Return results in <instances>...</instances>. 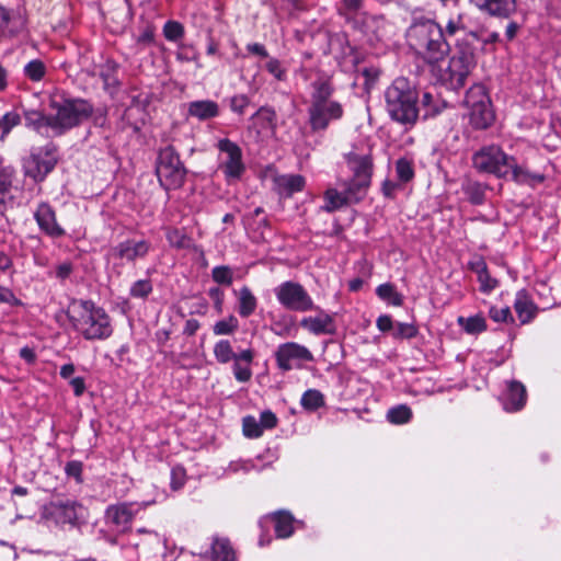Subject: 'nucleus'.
Here are the masks:
<instances>
[{
	"label": "nucleus",
	"mask_w": 561,
	"mask_h": 561,
	"mask_svg": "<svg viewBox=\"0 0 561 561\" xmlns=\"http://www.w3.org/2000/svg\"><path fill=\"white\" fill-rule=\"evenodd\" d=\"M24 119H25V126L35 130L36 133L47 136V137L53 135L51 114L44 115L39 111L30 110V111H25Z\"/></svg>",
	"instance_id": "obj_23"
},
{
	"label": "nucleus",
	"mask_w": 561,
	"mask_h": 561,
	"mask_svg": "<svg viewBox=\"0 0 561 561\" xmlns=\"http://www.w3.org/2000/svg\"><path fill=\"white\" fill-rule=\"evenodd\" d=\"M439 61L433 72L443 84L453 90L465 85L466 79L476 66L474 54L468 48L459 49L448 60Z\"/></svg>",
	"instance_id": "obj_5"
},
{
	"label": "nucleus",
	"mask_w": 561,
	"mask_h": 561,
	"mask_svg": "<svg viewBox=\"0 0 561 561\" xmlns=\"http://www.w3.org/2000/svg\"><path fill=\"white\" fill-rule=\"evenodd\" d=\"M346 158L354 176L345 190L348 201H351V203H357L363 199L370 184L373 171L370 148L366 146L359 151L354 149L346 154Z\"/></svg>",
	"instance_id": "obj_6"
},
{
	"label": "nucleus",
	"mask_w": 561,
	"mask_h": 561,
	"mask_svg": "<svg viewBox=\"0 0 561 561\" xmlns=\"http://www.w3.org/2000/svg\"><path fill=\"white\" fill-rule=\"evenodd\" d=\"M239 328V321L234 316H229L216 322L213 327L215 335H229L232 334Z\"/></svg>",
	"instance_id": "obj_44"
},
{
	"label": "nucleus",
	"mask_w": 561,
	"mask_h": 561,
	"mask_svg": "<svg viewBox=\"0 0 561 561\" xmlns=\"http://www.w3.org/2000/svg\"><path fill=\"white\" fill-rule=\"evenodd\" d=\"M457 322L468 334H479L486 330V321L481 314L459 317Z\"/></svg>",
	"instance_id": "obj_35"
},
{
	"label": "nucleus",
	"mask_w": 561,
	"mask_h": 561,
	"mask_svg": "<svg viewBox=\"0 0 561 561\" xmlns=\"http://www.w3.org/2000/svg\"><path fill=\"white\" fill-rule=\"evenodd\" d=\"M163 34L167 39L174 42L183 36L184 30L179 22L169 21L165 23L163 27Z\"/></svg>",
	"instance_id": "obj_51"
},
{
	"label": "nucleus",
	"mask_w": 561,
	"mask_h": 561,
	"mask_svg": "<svg viewBox=\"0 0 561 561\" xmlns=\"http://www.w3.org/2000/svg\"><path fill=\"white\" fill-rule=\"evenodd\" d=\"M376 325L381 332L391 331V333H392L393 328H394V322L392 321L390 316L382 314V316L378 317V319L376 321Z\"/></svg>",
	"instance_id": "obj_59"
},
{
	"label": "nucleus",
	"mask_w": 561,
	"mask_h": 561,
	"mask_svg": "<svg viewBox=\"0 0 561 561\" xmlns=\"http://www.w3.org/2000/svg\"><path fill=\"white\" fill-rule=\"evenodd\" d=\"M407 43L428 64H437L448 53L449 45L439 24L433 20H416L407 31Z\"/></svg>",
	"instance_id": "obj_1"
},
{
	"label": "nucleus",
	"mask_w": 561,
	"mask_h": 561,
	"mask_svg": "<svg viewBox=\"0 0 561 561\" xmlns=\"http://www.w3.org/2000/svg\"><path fill=\"white\" fill-rule=\"evenodd\" d=\"M214 356L219 364H228L233 360L238 353L233 351L229 340H219L214 345Z\"/></svg>",
	"instance_id": "obj_36"
},
{
	"label": "nucleus",
	"mask_w": 561,
	"mask_h": 561,
	"mask_svg": "<svg viewBox=\"0 0 561 561\" xmlns=\"http://www.w3.org/2000/svg\"><path fill=\"white\" fill-rule=\"evenodd\" d=\"M24 24L22 15L0 7V37L14 35L24 27Z\"/></svg>",
	"instance_id": "obj_26"
},
{
	"label": "nucleus",
	"mask_w": 561,
	"mask_h": 561,
	"mask_svg": "<svg viewBox=\"0 0 561 561\" xmlns=\"http://www.w3.org/2000/svg\"><path fill=\"white\" fill-rule=\"evenodd\" d=\"M480 41L485 50H488V46H492L500 41V35L496 32H492L486 34L485 36L480 37Z\"/></svg>",
	"instance_id": "obj_64"
},
{
	"label": "nucleus",
	"mask_w": 561,
	"mask_h": 561,
	"mask_svg": "<svg viewBox=\"0 0 561 561\" xmlns=\"http://www.w3.org/2000/svg\"><path fill=\"white\" fill-rule=\"evenodd\" d=\"M274 291L278 302L288 310L306 312L316 309L313 299L298 283L284 282Z\"/></svg>",
	"instance_id": "obj_10"
},
{
	"label": "nucleus",
	"mask_w": 561,
	"mask_h": 561,
	"mask_svg": "<svg viewBox=\"0 0 561 561\" xmlns=\"http://www.w3.org/2000/svg\"><path fill=\"white\" fill-rule=\"evenodd\" d=\"M300 403L304 409L314 411L324 405V397L319 390L309 389L304 392Z\"/></svg>",
	"instance_id": "obj_39"
},
{
	"label": "nucleus",
	"mask_w": 561,
	"mask_h": 561,
	"mask_svg": "<svg viewBox=\"0 0 561 561\" xmlns=\"http://www.w3.org/2000/svg\"><path fill=\"white\" fill-rule=\"evenodd\" d=\"M209 558L210 561H236L234 551L226 538H214Z\"/></svg>",
	"instance_id": "obj_30"
},
{
	"label": "nucleus",
	"mask_w": 561,
	"mask_h": 561,
	"mask_svg": "<svg viewBox=\"0 0 561 561\" xmlns=\"http://www.w3.org/2000/svg\"><path fill=\"white\" fill-rule=\"evenodd\" d=\"M462 30H465V24L461 15L450 19L446 25V34L449 36H454Z\"/></svg>",
	"instance_id": "obj_57"
},
{
	"label": "nucleus",
	"mask_w": 561,
	"mask_h": 561,
	"mask_svg": "<svg viewBox=\"0 0 561 561\" xmlns=\"http://www.w3.org/2000/svg\"><path fill=\"white\" fill-rule=\"evenodd\" d=\"M397 178L401 183L410 182L414 178V168L411 160L400 158L396 162Z\"/></svg>",
	"instance_id": "obj_42"
},
{
	"label": "nucleus",
	"mask_w": 561,
	"mask_h": 561,
	"mask_svg": "<svg viewBox=\"0 0 561 561\" xmlns=\"http://www.w3.org/2000/svg\"><path fill=\"white\" fill-rule=\"evenodd\" d=\"M276 188L279 194L291 196L293 194L302 191L305 187V179L299 174H284L278 175L274 180Z\"/></svg>",
	"instance_id": "obj_28"
},
{
	"label": "nucleus",
	"mask_w": 561,
	"mask_h": 561,
	"mask_svg": "<svg viewBox=\"0 0 561 561\" xmlns=\"http://www.w3.org/2000/svg\"><path fill=\"white\" fill-rule=\"evenodd\" d=\"M82 506L76 502H66L54 505L51 515L58 524L73 525L82 515Z\"/></svg>",
	"instance_id": "obj_24"
},
{
	"label": "nucleus",
	"mask_w": 561,
	"mask_h": 561,
	"mask_svg": "<svg viewBox=\"0 0 561 561\" xmlns=\"http://www.w3.org/2000/svg\"><path fill=\"white\" fill-rule=\"evenodd\" d=\"M21 123V116L16 112H8L0 118V140Z\"/></svg>",
	"instance_id": "obj_45"
},
{
	"label": "nucleus",
	"mask_w": 561,
	"mask_h": 561,
	"mask_svg": "<svg viewBox=\"0 0 561 561\" xmlns=\"http://www.w3.org/2000/svg\"><path fill=\"white\" fill-rule=\"evenodd\" d=\"M480 11L490 15L507 18L516 10V0H470Z\"/></svg>",
	"instance_id": "obj_21"
},
{
	"label": "nucleus",
	"mask_w": 561,
	"mask_h": 561,
	"mask_svg": "<svg viewBox=\"0 0 561 561\" xmlns=\"http://www.w3.org/2000/svg\"><path fill=\"white\" fill-rule=\"evenodd\" d=\"M152 291V284L149 279H139L130 287V296L134 298L145 299Z\"/></svg>",
	"instance_id": "obj_47"
},
{
	"label": "nucleus",
	"mask_w": 561,
	"mask_h": 561,
	"mask_svg": "<svg viewBox=\"0 0 561 561\" xmlns=\"http://www.w3.org/2000/svg\"><path fill=\"white\" fill-rule=\"evenodd\" d=\"M70 386L77 397H80L85 390L84 379L82 377H76L70 380Z\"/></svg>",
	"instance_id": "obj_62"
},
{
	"label": "nucleus",
	"mask_w": 561,
	"mask_h": 561,
	"mask_svg": "<svg viewBox=\"0 0 561 561\" xmlns=\"http://www.w3.org/2000/svg\"><path fill=\"white\" fill-rule=\"evenodd\" d=\"M213 279L219 285L230 286L232 284V271L229 266H216L211 271Z\"/></svg>",
	"instance_id": "obj_49"
},
{
	"label": "nucleus",
	"mask_w": 561,
	"mask_h": 561,
	"mask_svg": "<svg viewBox=\"0 0 561 561\" xmlns=\"http://www.w3.org/2000/svg\"><path fill=\"white\" fill-rule=\"evenodd\" d=\"M0 304L20 306L22 302L20 299L15 297V295L10 288L0 286Z\"/></svg>",
	"instance_id": "obj_56"
},
{
	"label": "nucleus",
	"mask_w": 561,
	"mask_h": 561,
	"mask_svg": "<svg viewBox=\"0 0 561 561\" xmlns=\"http://www.w3.org/2000/svg\"><path fill=\"white\" fill-rule=\"evenodd\" d=\"M316 313L304 317L299 321V327L313 335H327L335 332V322L331 313L316 306Z\"/></svg>",
	"instance_id": "obj_16"
},
{
	"label": "nucleus",
	"mask_w": 561,
	"mask_h": 561,
	"mask_svg": "<svg viewBox=\"0 0 561 561\" xmlns=\"http://www.w3.org/2000/svg\"><path fill=\"white\" fill-rule=\"evenodd\" d=\"M510 167V178L518 184H525L529 186H536L541 184L546 176L537 171H531L525 164H518L516 159L513 157V163Z\"/></svg>",
	"instance_id": "obj_22"
},
{
	"label": "nucleus",
	"mask_w": 561,
	"mask_h": 561,
	"mask_svg": "<svg viewBox=\"0 0 561 561\" xmlns=\"http://www.w3.org/2000/svg\"><path fill=\"white\" fill-rule=\"evenodd\" d=\"M468 116L471 125L477 129L486 128L494 118L490 103L468 110Z\"/></svg>",
	"instance_id": "obj_31"
},
{
	"label": "nucleus",
	"mask_w": 561,
	"mask_h": 561,
	"mask_svg": "<svg viewBox=\"0 0 561 561\" xmlns=\"http://www.w3.org/2000/svg\"><path fill=\"white\" fill-rule=\"evenodd\" d=\"M324 201L325 205L323 208L327 211H334L346 204H352L351 201H348L346 190L339 192L335 188H329L324 193Z\"/></svg>",
	"instance_id": "obj_34"
},
{
	"label": "nucleus",
	"mask_w": 561,
	"mask_h": 561,
	"mask_svg": "<svg viewBox=\"0 0 561 561\" xmlns=\"http://www.w3.org/2000/svg\"><path fill=\"white\" fill-rule=\"evenodd\" d=\"M72 272L70 263H61L56 268V277L59 279H66Z\"/></svg>",
	"instance_id": "obj_63"
},
{
	"label": "nucleus",
	"mask_w": 561,
	"mask_h": 561,
	"mask_svg": "<svg viewBox=\"0 0 561 561\" xmlns=\"http://www.w3.org/2000/svg\"><path fill=\"white\" fill-rule=\"evenodd\" d=\"M156 502H158V499H153L152 501L145 502L142 504L119 503L110 505L105 511V520L115 530L125 531L130 527L135 515L140 508Z\"/></svg>",
	"instance_id": "obj_15"
},
{
	"label": "nucleus",
	"mask_w": 561,
	"mask_h": 561,
	"mask_svg": "<svg viewBox=\"0 0 561 561\" xmlns=\"http://www.w3.org/2000/svg\"><path fill=\"white\" fill-rule=\"evenodd\" d=\"M188 114L199 121L214 118L219 114V106L215 101L201 100L188 104Z\"/></svg>",
	"instance_id": "obj_29"
},
{
	"label": "nucleus",
	"mask_w": 561,
	"mask_h": 561,
	"mask_svg": "<svg viewBox=\"0 0 561 561\" xmlns=\"http://www.w3.org/2000/svg\"><path fill=\"white\" fill-rule=\"evenodd\" d=\"M472 162L474 168L480 172L506 179L510 175L508 168L512 167L513 157L506 154L497 146H488L473 154Z\"/></svg>",
	"instance_id": "obj_9"
},
{
	"label": "nucleus",
	"mask_w": 561,
	"mask_h": 561,
	"mask_svg": "<svg viewBox=\"0 0 561 561\" xmlns=\"http://www.w3.org/2000/svg\"><path fill=\"white\" fill-rule=\"evenodd\" d=\"M343 10L348 14H355L363 10L364 0H340Z\"/></svg>",
	"instance_id": "obj_58"
},
{
	"label": "nucleus",
	"mask_w": 561,
	"mask_h": 561,
	"mask_svg": "<svg viewBox=\"0 0 561 561\" xmlns=\"http://www.w3.org/2000/svg\"><path fill=\"white\" fill-rule=\"evenodd\" d=\"M247 50L253 55L260 56L262 58H267L268 53L264 45L260 43H250L247 45Z\"/></svg>",
	"instance_id": "obj_61"
},
{
	"label": "nucleus",
	"mask_w": 561,
	"mask_h": 561,
	"mask_svg": "<svg viewBox=\"0 0 561 561\" xmlns=\"http://www.w3.org/2000/svg\"><path fill=\"white\" fill-rule=\"evenodd\" d=\"M276 127L277 115L272 107L262 106L251 117L250 128L261 139L273 137L276 133Z\"/></svg>",
	"instance_id": "obj_17"
},
{
	"label": "nucleus",
	"mask_w": 561,
	"mask_h": 561,
	"mask_svg": "<svg viewBox=\"0 0 561 561\" xmlns=\"http://www.w3.org/2000/svg\"><path fill=\"white\" fill-rule=\"evenodd\" d=\"M169 244L176 249H187L192 244V240L182 230L169 228L165 233Z\"/></svg>",
	"instance_id": "obj_41"
},
{
	"label": "nucleus",
	"mask_w": 561,
	"mask_h": 561,
	"mask_svg": "<svg viewBox=\"0 0 561 561\" xmlns=\"http://www.w3.org/2000/svg\"><path fill=\"white\" fill-rule=\"evenodd\" d=\"M249 104V100L244 95L233 96L231 100V110L236 113L242 114Z\"/></svg>",
	"instance_id": "obj_60"
},
{
	"label": "nucleus",
	"mask_w": 561,
	"mask_h": 561,
	"mask_svg": "<svg viewBox=\"0 0 561 561\" xmlns=\"http://www.w3.org/2000/svg\"><path fill=\"white\" fill-rule=\"evenodd\" d=\"M254 351L252 348H245L240 351L234 359L232 360V374L237 381L245 383L252 378L251 365L254 359Z\"/></svg>",
	"instance_id": "obj_19"
},
{
	"label": "nucleus",
	"mask_w": 561,
	"mask_h": 561,
	"mask_svg": "<svg viewBox=\"0 0 561 561\" xmlns=\"http://www.w3.org/2000/svg\"><path fill=\"white\" fill-rule=\"evenodd\" d=\"M277 367L283 371L301 368L304 363L312 362V353L296 342H286L278 345L275 352Z\"/></svg>",
	"instance_id": "obj_13"
},
{
	"label": "nucleus",
	"mask_w": 561,
	"mask_h": 561,
	"mask_svg": "<svg viewBox=\"0 0 561 561\" xmlns=\"http://www.w3.org/2000/svg\"><path fill=\"white\" fill-rule=\"evenodd\" d=\"M489 317L495 322H512L513 317L508 307H491L489 310Z\"/></svg>",
	"instance_id": "obj_52"
},
{
	"label": "nucleus",
	"mask_w": 561,
	"mask_h": 561,
	"mask_svg": "<svg viewBox=\"0 0 561 561\" xmlns=\"http://www.w3.org/2000/svg\"><path fill=\"white\" fill-rule=\"evenodd\" d=\"M527 399L525 386L518 381L512 380L507 382V388L503 393V407L508 412L520 410Z\"/></svg>",
	"instance_id": "obj_20"
},
{
	"label": "nucleus",
	"mask_w": 561,
	"mask_h": 561,
	"mask_svg": "<svg viewBox=\"0 0 561 561\" xmlns=\"http://www.w3.org/2000/svg\"><path fill=\"white\" fill-rule=\"evenodd\" d=\"M386 108L392 119L413 124L419 115L417 92L408 79L397 78L385 91Z\"/></svg>",
	"instance_id": "obj_4"
},
{
	"label": "nucleus",
	"mask_w": 561,
	"mask_h": 561,
	"mask_svg": "<svg viewBox=\"0 0 561 561\" xmlns=\"http://www.w3.org/2000/svg\"><path fill=\"white\" fill-rule=\"evenodd\" d=\"M151 250V243L145 239H126L111 248L106 254L108 263L125 265L145 259Z\"/></svg>",
	"instance_id": "obj_11"
},
{
	"label": "nucleus",
	"mask_w": 561,
	"mask_h": 561,
	"mask_svg": "<svg viewBox=\"0 0 561 561\" xmlns=\"http://www.w3.org/2000/svg\"><path fill=\"white\" fill-rule=\"evenodd\" d=\"M242 431L248 438H259L264 432L259 421L251 415L243 417Z\"/></svg>",
	"instance_id": "obj_46"
},
{
	"label": "nucleus",
	"mask_w": 561,
	"mask_h": 561,
	"mask_svg": "<svg viewBox=\"0 0 561 561\" xmlns=\"http://www.w3.org/2000/svg\"><path fill=\"white\" fill-rule=\"evenodd\" d=\"M265 69L271 73L276 80L284 81L286 80V69L283 67L282 62L276 58H270L265 64Z\"/></svg>",
	"instance_id": "obj_50"
},
{
	"label": "nucleus",
	"mask_w": 561,
	"mask_h": 561,
	"mask_svg": "<svg viewBox=\"0 0 561 561\" xmlns=\"http://www.w3.org/2000/svg\"><path fill=\"white\" fill-rule=\"evenodd\" d=\"M257 421H259L260 425L262 426L263 431L272 430L277 424L276 415L270 410L262 412L260 415V420H257Z\"/></svg>",
	"instance_id": "obj_55"
},
{
	"label": "nucleus",
	"mask_w": 561,
	"mask_h": 561,
	"mask_svg": "<svg viewBox=\"0 0 561 561\" xmlns=\"http://www.w3.org/2000/svg\"><path fill=\"white\" fill-rule=\"evenodd\" d=\"M417 334V328L413 323L396 322L392 336L394 339H412Z\"/></svg>",
	"instance_id": "obj_48"
},
{
	"label": "nucleus",
	"mask_w": 561,
	"mask_h": 561,
	"mask_svg": "<svg viewBox=\"0 0 561 561\" xmlns=\"http://www.w3.org/2000/svg\"><path fill=\"white\" fill-rule=\"evenodd\" d=\"M156 173L161 186L165 190L179 188L184 183L186 170L172 147L160 150Z\"/></svg>",
	"instance_id": "obj_8"
},
{
	"label": "nucleus",
	"mask_w": 561,
	"mask_h": 561,
	"mask_svg": "<svg viewBox=\"0 0 561 561\" xmlns=\"http://www.w3.org/2000/svg\"><path fill=\"white\" fill-rule=\"evenodd\" d=\"M57 162L55 148L46 146L31 153L25 159L23 168L25 174L34 181H42L55 167Z\"/></svg>",
	"instance_id": "obj_14"
},
{
	"label": "nucleus",
	"mask_w": 561,
	"mask_h": 561,
	"mask_svg": "<svg viewBox=\"0 0 561 561\" xmlns=\"http://www.w3.org/2000/svg\"><path fill=\"white\" fill-rule=\"evenodd\" d=\"M185 483V470L183 467H174L171 471V488L181 489Z\"/></svg>",
	"instance_id": "obj_54"
},
{
	"label": "nucleus",
	"mask_w": 561,
	"mask_h": 561,
	"mask_svg": "<svg viewBox=\"0 0 561 561\" xmlns=\"http://www.w3.org/2000/svg\"><path fill=\"white\" fill-rule=\"evenodd\" d=\"M476 272L478 274L481 291L489 294L497 287V280L491 277L484 262L477 264Z\"/></svg>",
	"instance_id": "obj_37"
},
{
	"label": "nucleus",
	"mask_w": 561,
	"mask_h": 561,
	"mask_svg": "<svg viewBox=\"0 0 561 561\" xmlns=\"http://www.w3.org/2000/svg\"><path fill=\"white\" fill-rule=\"evenodd\" d=\"M333 87L325 76H319L311 83L310 105L308 108L309 124L313 131L325 130L331 122L343 116V107L331 99Z\"/></svg>",
	"instance_id": "obj_3"
},
{
	"label": "nucleus",
	"mask_w": 561,
	"mask_h": 561,
	"mask_svg": "<svg viewBox=\"0 0 561 561\" xmlns=\"http://www.w3.org/2000/svg\"><path fill=\"white\" fill-rule=\"evenodd\" d=\"M238 312L242 318L250 317L256 309L257 300L250 288L242 287L238 291Z\"/></svg>",
	"instance_id": "obj_32"
},
{
	"label": "nucleus",
	"mask_w": 561,
	"mask_h": 561,
	"mask_svg": "<svg viewBox=\"0 0 561 561\" xmlns=\"http://www.w3.org/2000/svg\"><path fill=\"white\" fill-rule=\"evenodd\" d=\"M422 110L424 111V117L436 115L439 110L434 105V98L431 93L425 92L422 96Z\"/></svg>",
	"instance_id": "obj_53"
},
{
	"label": "nucleus",
	"mask_w": 561,
	"mask_h": 561,
	"mask_svg": "<svg viewBox=\"0 0 561 561\" xmlns=\"http://www.w3.org/2000/svg\"><path fill=\"white\" fill-rule=\"evenodd\" d=\"M46 65L41 59H33L24 66V76L31 81H41L46 75Z\"/></svg>",
	"instance_id": "obj_40"
},
{
	"label": "nucleus",
	"mask_w": 561,
	"mask_h": 561,
	"mask_svg": "<svg viewBox=\"0 0 561 561\" xmlns=\"http://www.w3.org/2000/svg\"><path fill=\"white\" fill-rule=\"evenodd\" d=\"M376 293L380 299L386 300L393 306L399 307L403 304L402 295L399 294L394 286L389 283L379 285Z\"/></svg>",
	"instance_id": "obj_38"
},
{
	"label": "nucleus",
	"mask_w": 561,
	"mask_h": 561,
	"mask_svg": "<svg viewBox=\"0 0 561 561\" xmlns=\"http://www.w3.org/2000/svg\"><path fill=\"white\" fill-rule=\"evenodd\" d=\"M53 135H61L87 121L93 107L84 100H66L61 103L51 102Z\"/></svg>",
	"instance_id": "obj_7"
},
{
	"label": "nucleus",
	"mask_w": 561,
	"mask_h": 561,
	"mask_svg": "<svg viewBox=\"0 0 561 561\" xmlns=\"http://www.w3.org/2000/svg\"><path fill=\"white\" fill-rule=\"evenodd\" d=\"M67 314L75 331L85 340H105L113 333L108 314L91 300L71 301Z\"/></svg>",
	"instance_id": "obj_2"
},
{
	"label": "nucleus",
	"mask_w": 561,
	"mask_h": 561,
	"mask_svg": "<svg viewBox=\"0 0 561 561\" xmlns=\"http://www.w3.org/2000/svg\"><path fill=\"white\" fill-rule=\"evenodd\" d=\"M34 218L39 229L49 237L60 238L65 234V230L57 222L55 210L47 203L38 205Z\"/></svg>",
	"instance_id": "obj_18"
},
{
	"label": "nucleus",
	"mask_w": 561,
	"mask_h": 561,
	"mask_svg": "<svg viewBox=\"0 0 561 561\" xmlns=\"http://www.w3.org/2000/svg\"><path fill=\"white\" fill-rule=\"evenodd\" d=\"M514 309L523 324L531 321L537 311L535 304L525 290H519L516 294Z\"/></svg>",
	"instance_id": "obj_27"
},
{
	"label": "nucleus",
	"mask_w": 561,
	"mask_h": 561,
	"mask_svg": "<svg viewBox=\"0 0 561 561\" xmlns=\"http://www.w3.org/2000/svg\"><path fill=\"white\" fill-rule=\"evenodd\" d=\"M412 417V411L407 405H398L390 409L387 413V419L393 424H404Z\"/></svg>",
	"instance_id": "obj_43"
},
{
	"label": "nucleus",
	"mask_w": 561,
	"mask_h": 561,
	"mask_svg": "<svg viewBox=\"0 0 561 561\" xmlns=\"http://www.w3.org/2000/svg\"><path fill=\"white\" fill-rule=\"evenodd\" d=\"M274 523L275 533L278 538H288L294 533V517L290 513L279 511L261 520V525Z\"/></svg>",
	"instance_id": "obj_25"
},
{
	"label": "nucleus",
	"mask_w": 561,
	"mask_h": 561,
	"mask_svg": "<svg viewBox=\"0 0 561 561\" xmlns=\"http://www.w3.org/2000/svg\"><path fill=\"white\" fill-rule=\"evenodd\" d=\"M463 103L468 110L490 103L484 87L480 84L472 85L467 91Z\"/></svg>",
	"instance_id": "obj_33"
},
{
	"label": "nucleus",
	"mask_w": 561,
	"mask_h": 561,
	"mask_svg": "<svg viewBox=\"0 0 561 561\" xmlns=\"http://www.w3.org/2000/svg\"><path fill=\"white\" fill-rule=\"evenodd\" d=\"M219 168L222 170L227 180H238L245 171L242 160V150L233 141L225 138L218 141Z\"/></svg>",
	"instance_id": "obj_12"
}]
</instances>
